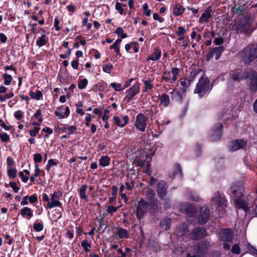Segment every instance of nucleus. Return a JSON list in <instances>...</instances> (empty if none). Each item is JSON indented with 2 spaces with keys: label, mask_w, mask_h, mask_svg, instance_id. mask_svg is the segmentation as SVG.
Listing matches in <instances>:
<instances>
[{
  "label": "nucleus",
  "mask_w": 257,
  "mask_h": 257,
  "mask_svg": "<svg viewBox=\"0 0 257 257\" xmlns=\"http://www.w3.org/2000/svg\"><path fill=\"white\" fill-rule=\"evenodd\" d=\"M231 197L235 207L237 209H242L245 212L249 210L248 203L242 199L245 193L244 183L242 182L233 183L230 187Z\"/></svg>",
  "instance_id": "obj_1"
},
{
  "label": "nucleus",
  "mask_w": 257,
  "mask_h": 257,
  "mask_svg": "<svg viewBox=\"0 0 257 257\" xmlns=\"http://www.w3.org/2000/svg\"><path fill=\"white\" fill-rule=\"evenodd\" d=\"M243 79H247L248 86L251 91H257V73L254 71L249 70L244 72L237 70L231 74L229 79V83L233 81H239Z\"/></svg>",
  "instance_id": "obj_2"
},
{
  "label": "nucleus",
  "mask_w": 257,
  "mask_h": 257,
  "mask_svg": "<svg viewBox=\"0 0 257 257\" xmlns=\"http://www.w3.org/2000/svg\"><path fill=\"white\" fill-rule=\"evenodd\" d=\"M240 56L245 63H250L257 58V45L247 46L240 53Z\"/></svg>",
  "instance_id": "obj_3"
},
{
  "label": "nucleus",
  "mask_w": 257,
  "mask_h": 257,
  "mask_svg": "<svg viewBox=\"0 0 257 257\" xmlns=\"http://www.w3.org/2000/svg\"><path fill=\"white\" fill-rule=\"evenodd\" d=\"M211 88L212 86L210 84L207 76H202L196 84L194 93L198 94L200 97H202L206 93L210 91Z\"/></svg>",
  "instance_id": "obj_4"
},
{
  "label": "nucleus",
  "mask_w": 257,
  "mask_h": 257,
  "mask_svg": "<svg viewBox=\"0 0 257 257\" xmlns=\"http://www.w3.org/2000/svg\"><path fill=\"white\" fill-rule=\"evenodd\" d=\"M148 118L143 113H139L134 123L135 127L140 132H144L147 124Z\"/></svg>",
  "instance_id": "obj_5"
},
{
  "label": "nucleus",
  "mask_w": 257,
  "mask_h": 257,
  "mask_svg": "<svg viewBox=\"0 0 257 257\" xmlns=\"http://www.w3.org/2000/svg\"><path fill=\"white\" fill-rule=\"evenodd\" d=\"M251 22L248 19H245L237 25V32L250 35L254 30L251 27Z\"/></svg>",
  "instance_id": "obj_6"
},
{
  "label": "nucleus",
  "mask_w": 257,
  "mask_h": 257,
  "mask_svg": "<svg viewBox=\"0 0 257 257\" xmlns=\"http://www.w3.org/2000/svg\"><path fill=\"white\" fill-rule=\"evenodd\" d=\"M62 196V193L60 191L54 192L51 195V199L48 201L47 207L52 208L56 207H60L62 203L60 202V197Z\"/></svg>",
  "instance_id": "obj_7"
},
{
  "label": "nucleus",
  "mask_w": 257,
  "mask_h": 257,
  "mask_svg": "<svg viewBox=\"0 0 257 257\" xmlns=\"http://www.w3.org/2000/svg\"><path fill=\"white\" fill-rule=\"evenodd\" d=\"M210 215V211L207 206H203L200 208V213L198 216L200 223L204 224L207 222Z\"/></svg>",
  "instance_id": "obj_8"
},
{
  "label": "nucleus",
  "mask_w": 257,
  "mask_h": 257,
  "mask_svg": "<svg viewBox=\"0 0 257 257\" xmlns=\"http://www.w3.org/2000/svg\"><path fill=\"white\" fill-rule=\"evenodd\" d=\"M247 145L246 141L242 139H237L231 141L229 145V150L231 152L236 151L242 149Z\"/></svg>",
  "instance_id": "obj_9"
},
{
  "label": "nucleus",
  "mask_w": 257,
  "mask_h": 257,
  "mask_svg": "<svg viewBox=\"0 0 257 257\" xmlns=\"http://www.w3.org/2000/svg\"><path fill=\"white\" fill-rule=\"evenodd\" d=\"M148 209V204L144 200H141L139 202L137 208L136 215L138 219L143 217L144 214L147 212Z\"/></svg>",
  "instance_id": "obj_10"
},
{
  "label": "nucleus",
  "mask_w": 257,
  "mask_h": 257,
  "mask_svg": "<svg viewBox=\"0 0 257 257\" xmlns=\"http://www.w3.org/2000/svg\"><path fill=\"white\" fill-rule=\"evenodd\" d=\"M70 113V109L68 106L65 107L61 106L59 107L55 112V115L58 119H62L67 117Z\"/></svg>",
  "instance_id": "obj_11"
},
{
  "label": "nucleus",
  "mask_w": 257,
  "mask_h": 257,
  "mask_svg": "<svg viewBox=\"0 0 257 257\" xmlns=\"http://www.w3.org/2000/svg\"><path fill=\"white\" fill-rule=\"evenodd\" d=\"M212 7L211 6L208 7L199 18V22L201 23H207L209 20L212 17Z\"/></svg>",
  "instance_id": "obj_12"
},
{
  "label": "nucleus",
  "mask_w": 257,
  "mask_h": 257,
  "mask_svg": "<svg viewBox=\"0 0 257 257\" xmlns=\"http://www.w3.org/2000/svg\"><path fill=\"white\" fill-rule=\"evenodd\" d=\"M140 91V84L139 83L134 84L132 87L126 91V96L125 98L128 100L133 98Z\"/></svg>",
  "instance_id": "obj_13"
},
{
  "label": "nucleus",
  "mask_w": 257,
  "mask_h": 257,
  "mask_svg": "<svg viewBox=\"0 0 257 257\" xmlns=\"http://www.w3.org/2000/svg\"><path fill=\"white\" fill-rule=\"evenodd\" d=\"M233 233L231 230L227 229L220 231V239L225 242H230L232 240Z\"/></svg>",
  "instance_id": "obj_14"
},
{
  "label": "nucleus",
  "mask_w": 257,
  "mask_h": 257,
  "mask_svg": "<svg viewBox=\"0 0 257 257\" xmlns=\"http://www.w3.org/2000/svg\"><path fill=\"white\" fill-rule=\"evenodd\" d=\"M212 200L219 207L223 208L226 206V200L225 198L221 197L218 193L214 194Z\"/></svg>",
  "instance_id": "obj_15"
},
{
  "label": "nucleus",
  "mask_w": 257,
  "mask_h": 257,
  "mask_svg": "<svg viewBox=\"0 0 257 257\" xmlns=\"http://www.w3.org/2000/svg\"><path fill=\"white\" fill-rule=\"evenodd\" d=\"M181 209L182 211L191 217L194 216L196 212V208L193 206L188 204L182 205L181 207Z\"/></svg>",
  "instance_id": "obj_16"
},
{
  "label": "nucleus",
  "mask_w": 257,
  "mask_h": 257,
  "mask_svg": "<svg viewBox=\"0 0 257 257\" xmlns=\"http://www.w3.org/2000/svg\"><path fill=\"white\" fill-rule=\"evenodd\" d=\"M113 119L114 123L119 127H123L128 122V117L126 115L122 116L121 119L117 116H114Z\"/></svg>",
  "instance_id": "obj_17"
},
{
  "label": "nucleus",
  "mask_w": 257,
  "mask_h": 257,
  "mask_svg": "<svg viewBox=\"0 0 257 257\" xmlns=\"http://www.w3.org/2000/svg\"><path fill=\"white\" fill-rule=\"evenodd\" d=\"M167 190L166 184L164 181H161L158 184L157 192L158 196L160 198H163L166 195V191Z\"/></svg>",
  "instance_id": "obj_18"
},
{
  "label": "nucleus",
  "mask_w": 257,
  "mask_h": 257,
  "mask_svg": "<svg viewBox=\"0 0 257 257\" xmlns=\"http://www.w3.org/2000/svg\"><path fill=\"white\" fill-rule=\"evenodd\" d=\"M206 231L203 228H197L194 229L193 237L197 239H200L206 236Z\"/></svg>",
  "instance_id": "obj_19"
},
{
  "label": "nucleus",
  "mask_w": 257,
  "mask_h": 257,
  "mask_svg": "<svg viewBox=\"0 0 257 257\" xmlns=\"http://www.w3.org/2000/svg\"><path fill=\"white\" fill-rule=\"evenodd\" d=\"M222 124L218 123L216 126V128L213 130L212 139L216 140L220 138L222 134Z\"/></svg>",
  "instance_id": "obj_20"
},
{
  "label": "nucleus",
  "mask_w": 257,
  "mask_h": 257,
  "mask_svg": "<svg viewBox=\"0 0 257 257\" xmlns=\"http://www.w3.org/2000/svg\"><path fill=\"white\" fill-rule=\"evenodd\" d=\"M115 235H117L119 238H129L128 232L125 229L122 228H117L115 232Z\"/></svg>",
  "instance_id": "obj_21"
},
{
  "label": "nucleus",
  "mask_w": 257,
  "mask_h": 257,
  "mask_svg": "<svg viewBox=\"0 0 257 257\" xmlns=\"http://www.w3.org/2000/svg\"><path fill=\"white\" fill-rule=\"evenodd\" d=\"M207 251V244L205 243H200L197 247L196 253V256L201 257L204 256Z\"/></svg>",
  "instance_id": "obj_22"
},
{
  "label": "nucleus",
  "mask_w": 257,
  "mask_h": 257,
  "mask_svg": "<svg viewBox=\"0 0 257 257\" xmlns=\"http://www.w3.org/2000/svg\"><path fill=\"white\" fill-rule=\"evenodd\" d=\"M179 72V69L177 68H173L171 70V73L173 75V77L171 78L170 77L168 76H163V78L167 82H171V80L173 81H176L177 79V75H178Z\"/></svg>",
  "instance_id": "obj_23"
},
{
  "label": "nucleus",
  "mask_w": 257,
  "mask_h": 257,
  "mask_svg": "<svg viewBox=\"0 0 257 257\" xmlns=\"http://www.w3.org/2000/svg\"><path fill=\"white\" fill-rule=\"evenodd\" d=\"M184 12V9L180 4L175 5L173 9V13L176 16L181 15Z\"/></svg>",
  "instance_id": "obj_24"
},
{
  "label": "nucleus",
  "mask_w": 257,
  "mask_h": 257,
  "mask_svg": "<svg viewBox=\"0 0 257 257\" xmlns=\"http://www.w3.org/2000/svg\"><path fill=\"white\" fill-rule=\"evenodd\" d=\"M161 52L158 49H155L154 53L148 57V60L157 61L161 57Z\"/></svg>",
  "instance_id": "obj_25"
},
{
  "label": "nucleus",
  "mask_w": 257,
  "mask_h": 257,
  "mask_svg": "<svg viewBox=\"0 0 257 257\" xmlns=\"http://www.w3.org/2000/svg\"><path fill=\"white\" fill-rule=\"evenodd\" d=\"M173 177H179L183 175L181 166L179 164L174 165L172 170Z\"/></svg>",
  "instance_id": "obj_26"
},
{
  "label": "nucleus",
  "mask_w": 257,
  "mask_h": 257,
  "mask_svg": "<svg viewBox=\"0 0 257 257\" xmlns=\"http://www.w3.org/2000/svg\"><path fill=\"white\" fill-rule=\"evenodd\" d=\"M160 100L161 104L165 107H167L170 102L169 96L166 94H162L160 98Z\"/></svg>",
  "instance_id": "obj_27"
},
{
  "label": "nucleus",
  "mask_w": 257,
  "mask_h": 257,
  "mask_svg": "<svg viewBox=\"0 0 257 257\" xmlns=\"http://www.w3.org/2000/svg\"><path fill=\"white\" fill-rule=\"evenodd\" d=\"M87 186L86 185H82L79 190V195L81 199L85 200L87 201V196L85 194V192L87 189Z\"/></svg>",
  "instance_id": "obj_28"
},
{
  "label": "nucleus",
  "mask_w": 257,
  "mask_h": 257,
  "mask_svg": "<svg viewBox=\"0 0 257 257\" xmlns=\"http://www.w3.org/2000/svg\"><path fill=\"white\" fill-rule=\"evenodd\" d=\"M126 5L122 3L116 2L115 3V8L116 10L121 15H125L126 13L124 11L123 7H125Z\"/></svg>",
  "instance_id": "obj_29"
},
{
  "label": "nucleus",
  "mask_w": 257,
  "mask_h": 257,
  "mask_svg": "<svg viewBox=\"0 0 257 257\" xmlns=\"http://www.w3.org/2000/svg\"><path fill=\"white\" fill-rule=\"evenodd\" d=\"M223 51L224 48L222 46L215 47L212 49V52L215 55L216 60H217L220 58Z\"/></svg>",
  "instance_id": "obj_30"
},
{
  "label": "nucleus",
  "mask_w": 257,
  "mask_h": 257,
  "mask_svg": "<svg viewBox=\"0 0 257 257\" xmlns=\"http://www.w3.org/2000/svg\"><path fill=\"white\" fill-rule=\"evenodd\" d=\"M171 221L170 218L163 219L160 222V226L162 229L167 230L170 226Z\"/></svg>",
  "instance_id": "obj_31"
},
{
  "label": "nucleus",
  "mask_w": 257,
  "mask_h": 257,
  "mask_svg": "<svg viewBox=\"0 0 257 257\" xmlns=\"http://www.w3.org/2000/svg\"><path fill=\"white\" fill-rule=\"evenodd\" d=\"M99 165L102 167H106L110 163V159L107 156L101 157L99 161Z\"/></svg>",
  "instance_id": "obj_32"
},
{
  "label": "nucleus",
  "mask_w": 257,
  "mask_h": 257,
  "mask_svg": "<svg viewBox=\"0 0 257 257\" xmlns=\"http://www.w3.org/2000/svg\"><path fill=\"white\" fill-rule=\"evenodd\" d=\"M21 214L23 216H28L29 218L33 216V212L31 208L25 207L21 210Z\"/></svg>",
  "instance_id": "obj_33"
},
{
  "label": "nucleus",
  "mask_w": 257,
  "mask_h": 257,
  "mask_svg": "<svg viewBox=\"0 0 257 257\" xmlns=\"http://www.w3.org/2000/svg\"><path fill=\"white\" fill-rule=\"evenodd\" d=\"M146 157L142 156L140 158L136 157L134 160V163L136 165L143 167L145 164Z\"/></svg>",
  "instance_id": "obj_34"
},
{
  "label": "nucleus",
  "mask_w": 257,
  "mask_h": 257,
  "mask_svg": "<svg viewBox=\"0 0 257 257\" xmlns=\"http://www.w3.org/2000/svg\"><path fill=\"white\" fill-rule=\"evenodd\" d=\"M29 95L31 98L39 100L42 97L43 94L41 91L37 90L36 92L30 91Z\"/></svg>",
  "instance_id": "obj_35"
},
{
  "label": "nucleus",
  "mask_w": 257,
  "mask_h": 257,
  "mask_svg": "<svg viewBox=\"0 0 257 257\" xmlns=\"http://www.w3.org/2000/svg\"><path fill=\"white\" fill-rule=\"evenodd\" d=\"M47 42V40L46 39V36L44 34H43L41 37H39L37 41L36 45L39 47H42L44 46Z\"/></svg>",
  "instance_id": "obj_36"
},
{
  "label": "nucleus",
  "mask_w": 257,
  "mask_h": 257,
  "mask_svg": "<svg viewBox=\"0 0 257 257\" xmlns=\"http://www.w3.org/2000/svg\"><path fill=\"white\" fill-rule=\"evenodd\" d=\"M115 33L121 39H124L127 37L126 34L124 33V31L121 27H118L115 31Z\"/></svg>",
  "instance_id": "obj_37"
},
{
  "label": "nucleus",
  "mask_w": 257,
  "mask_h": 257,
  "mask_svg": "<svg viewBox=\"0 0 257 257\" xmlns=\"http://www.w3.org/2000/svg\"><path fill=\"white\" fill-rule=\"evenodd\" d=\"M192 81L187 79H181L180 80V84L182 86L184 87L183 92L186 91V89L187 87L190 86Z\"/></svg>",
  "instance_id": "obj_38"
},
{
  "label": "nucleus",
  "mask_w": 257,
  "mask_h": 257,
  "mask_svg": "<svg viewBox=\"0 0 257 257\" xmlns=\"http://www.w3.org/2000/svg\"><path fill=\"white\" fill-rule=\"evenodd\" d=\"M3 78L4 79V84L7 86L10 85L13 79L12 76L8 74H4Z\"/></svg>",
  "instance_id": "obj_39"
},
{
  "label": "nucleus",
  "mask_w": 257,
  "mask_h": 257,
  "mask_svg": "<svg viewBox=\"0 0 257 257\" xmlns=\"http://www.w3.org/2000/svg\"><path fill=\"white\" fill-rule=\"evenodd\" d=\"M77 130L76 126L75 125L68 126L64 128V131L67 132L68 135L73 134Z\"/></svg>",
  "instance_id": "obj_40"
},
{
  "label": "nucleus",
  "mask_w": 257,
  "mask_h": 257,
  "mask_svg": "<svg viewBox=\"0 0 257 257\" xmlns=\"http://www.w3.org/2000/svg\"><path fill=\"white\" fill-rule=\"evenodd\" d=\"M88 84V80L87 79L81 80L78 83V87L80 89H84L86 87Z\"/></svg>",
  "instance_id": "obj_41"
},
{
  "label": "nucleus",
  "mask_w": 257,
  "mask_h": 257,
  "mask_svg": "<svg viewBox=\"0 0 257 257\" xmlns=\"http://www.w3.org/2000/svg\"><path fill=\"white\" fill-rule=\"evenodd\" d=\"M81 246L84 249V250L87 252L90 250V249L91 248V245L90 243L88 242L87 240L84 239L82 242H81Z\"/></svg>",
  "instance_id": "obj_42"
},
{
  "label": "nucleus",
  "mask_w": 257,
  "mask_h": 257,
  "mask_svg": "<svg viewBox=\"0 0 257 257\" xmlns=\"http://www.w3.org/2000/svg\"><path fill=\"white\" fill-rule=\"evenodd\" d=\"M113 68V66L111 64H105L102 66L103 71L107 73L110 74L111 72V69Z\"/></svg>",
  "instance_id": "obj_43"
},
{
  "label": "nucleus",
  "mask_w": 257,
  "mask_h": 257,
  "mask_svg": "<svg viewBox=\"0 0 257 257\" xmlns=\"http://www.w3.org/2000/svg\"><path fill=\"white\" fill-rule=\"evenodd\" d=\"M145 84V91H147L148 90H150L153 87V85L151 83V80H145L144 81Z\"/></svg>",
  "instance_id": "obj_44"
},
{
  "label": "nucleus",
  "mask_w": 257,
  "mask_h": 257,
  "mask_svg": "<svg viewBox=\"0 0 257 257\" xmlns=\"http://www.w3.org/2000/svg\"><path fill=\"white\" fill-rule=\"evenodd\" d=\"M34 161L36 163H39L42 161V156L40 154L37 153L34 155Z\"/></svg>",
  "instance_id": "obj_45"
},
{
  "label": "nucleus",
  "mask_w": 257,
  "mask_h": 257,
  "mask_svg": "<svg viewBox=\"0 0 257 257\" xmlns=\"http://www.w3.org/2000/svg\"><path fill=\"white\" fill-rule=\"evenodd\" d=\"M110 86L114 88L115 91H120L123 89V88H121V85L119 83H111Z\"/></svg>",
  "instance_id": "obj_46"
},
{
  "label": "nucleus",
  "mask_w": 257,
  "mask_h": 257,
  "mask_svg": "<svg viewBox=\"0 0 257 257\" xmlns=\"http://www.w3.org/2000/svg\"><path fill=\"white\" fill-rule=\"evenodd\" d=\"M109 116V111L108 109H105L104 111L103 115L102 116V119L104 122L108 121Z\"/></svg>",
  "instance_id": "obj_47"
},
{
  "label": "nucleus",
  "mask_w": 257,
  "mask_h": 257,
  "mask_svg": "<svg viewBox=\"0 0 257 257\" xmlns=\"http://www.w3.org/2000/svg\"><path fill=\"white\" fill-rule=\"evenodd\" d=\"M34 229L37 231H40L43 230V224L40 223H35L33 226Z\"/></svg>",
  "instance_id": "obj_48"
},
{
  "label": "nucleus",
  "mask_w": 257,
  "mask_h": 257,
  "mask_svg": "<svg viewBox=\"0 0 257 257\" xmlns=\"http://www.w3.org/2000/svg\"><path fill=\"white\" fill-rule=\"evenodd\" d=\"M0 139L4 142H7L10 140L9 136L6 133L0 134Z\"/></svg>",
  "instance_id": "obj_49"
},
{
  "label": "nucleus",
  "mask_w": 257,
  "mask_h": 257,
  "mask_svg": "<svg viewBox=\"0 0 257 257\" xmlns=\"http://www.w3.org/2000/svg\"><path fill=\"white\" fill-rule=\"evenodd\" d=\"M143 10L145 11V14L147 16H150L151 15V11L148 8V4L145 3L143 6Z\"/></svg>",
  "instance_id": "obj_50"
},
{
  "label": "nucleus",
  "mask_w": 257,
  "mask_h": 257,
  "mask_svg": "<svg viewBox=\"0 0 257 257\" xmlns=\"http://www.w3.org/2000/svg\"><path fill=\"white\" fill-rule=\"evenodd\" d=\"M186 31L185 28L183 27H178V31L176 32V34L178 36H182L184 35L186 33Z\"/></svg>",
  "instance_id": "obj_51"
},
{
  "label": "nucleus",
  "mask_w": 257,
  "mask_h": 257,
  "mask_svg": "<svg viewBox=\"0 0 257 257\" xmlns=\"http://www.w3.org/2000/svg\"><path fill=\"white\" fill-rule=\"evenodd\" d=\"M57 164V163L55 160L50 159L48 162V164L46 166V168L47 169H49L51 167L56 166Z\"/></svg>",
  "instance_id": "obj_52"
},
{
  "label": "nucleus",
  "mask_w": 257,
  "mask_h": 257,
  "mask_svg": "<svg viewBox=\"0 0 257 257\" xmlns=\"http://www.w3.org/2000/svg\"><path fill=\"white\" fill-rule=\"evenodd\" d=\"M14 116L18 120H20L23 117V113L21 110H17L14 113Z\"/></svg>",
  "instance_id": "obj_53"
},
{
  "label": "nucleus",
  "mask_w": 257,
  "mask_h": 257,
  "mask_svg": "<svg viewBox=\"0 0 257 257\" xmlns=\"http://www.w3.org/2000/svg\"><path fill=\"white\" fill-rule=\"evenodd\" d=\"M40 130L39 127H35L33 130H32L30 132V135L32 137H35L37 136L38 134L39 131Z\"/></svg>",
  "instance_id": "obj_54"
},
{
  "label": "nucleus",
  "mask_w": 257,
  "mask_h": 257,
  "mask_svg": "<svg viewBox=\"0 0 257 257\" xmlns=\"http://www.w3.org/2000/svg\"><path fill=\"white\" fill-rule=\"evenodd\" d=\"M231 251L233 253L239 254L240 253V248L237 244L233 245L231 248Z\"/></svg>",
  "instance_id": "obj_55"
},
{
  "label": "nucleus",
  "mask_w": 257,
  "mask_h": 257,
  "mask_svg": "<svg viewBox=\"0 0 257 257\" xmlns=\"http://www.w3.org/2000/svg\"><path fill=\"white\" fill-rule=\"evenodd\" d=\"M121 39H117L116 40L115 42L110 46V49H115V48H117L118 47L119 45L120 44V43H121Z\"/></svg>",
  "instance_id": "obj_56"
},
{
  "label": "nucleus",
  "mask_w": 257,
  "mask_h": 257,
  "mask_svg": "<svg viewBox=\"0 0 257 257\" xmlns=\"http://www.w3.org/2000/svg\"><path fill=\"white\" fill-rule=\"evenodd\" d=\"M118 207H115L112 206L107 207V211L109 214H112L117 211Z\"/></svg>",
  "instance_id": "obj_57"
},
{
  "label": "nucleus",
  "mask_w": 257,
  "mask_h": 257,
  "mask_svg": "<svg viewBox=\"0 0 257 257\" xmlns=\"http://www.w3.org/2000/svg\"><path fill=\"white\" fill-rule=\"evenodd\" d=\"M146 194L150 199H152L155 196V194L153 190L148 189L146 191Z\"/></svg>",
  "instance_id": "obj_58"
},
{
  "label": "nucleus",
  "mask_w": 257,
  "mask_h": 257,
  "mask_svg": "<svg viewBox=\"0 0 257 257\" xmlns=\"http://www.w3.org/2000/svg\"><path fill=\"white\" fill-rule=\"evenodd\" d=\"M60 23V21L57 18H55L54 20V26L55 28V30L57 31H59L61 29V27L59 26V24Z\"/></svg>",
  "instance_id": "obj_59"
},
{
  "label": "nucleus",
  "mask_w": 257,
  "mask_h": 257,
  "mask_svg": "<svg viewBox=\"0 0 257 257\" xmlns=\"http://www.w3.org/2000/svg\"><path fill=\"white\" fill-rule=\"evenodd\" d=\"M41 112L40 109H38L34 114L35 117L36 118H38V120L40 122H42V120H43L42 117L41 116Z\"/></svg>",
  "instance_id": "obj_60"
},
{
  "label": "nucleus",
  "mask_w": 257,
  "mask_h": 257,
  "mask_svg": "<svg viewBox=\"0 0 257 257\" xmlns=\"http://www.w3.org/2000/svg\"><path fill=\"white\" fill-rule=\"evenodd\" d=\"M8 175L9 177H16V171L14 169H9L8 170Z\"/></svg>",
  "instance_id": "obj_61"
},
{
  "label": "nucleus",
  "mask_w": 257,
  "mask_h": 257,
  "mask_svg": "<svg viewBox=\"0 0 257 257\" xmlns=\"http://www.w3.org/2000/svg\"><path fill=\"white\" fill-rule=\"evenodd\" d=\"M10 186L13 189V191L16 193L18 192L20 189V188L16 186V183L14 182H10Z\"/></svg>",
  "instance_id": "obj_62"
},
{
  "label": "nucleus",
  "mask_w": 257,
  "mask_h": 257,
  "mask_svg": "<svg viewBox=\"0 0 257 257\" xmlns=\"http://www.w3.org/2000/svg\"><path fill=\"white\" fill-rule=\"evenodd\" d=\"M223 42V40L221 37H217L214 40V43L217 45H220L222 44Z\"/></svg>",
  "instance_id": "obj_63"
},
{
  "label": "nucleus",
  "mask_w": 257,
  "mask_h": 257,
  "mask_svg": "<svg viewBox=\"0 0 257 257\" xmlns=\"http://www.w3.org/2000/svg\"><path fill=\"white\" fill-rule=\"evenodd\" d=\"M38 198L36 195H32L29 197V202L31 203H34L37 201Z\"/></svg>",
  "instance_id": "obj_64"
}]
</instances>
